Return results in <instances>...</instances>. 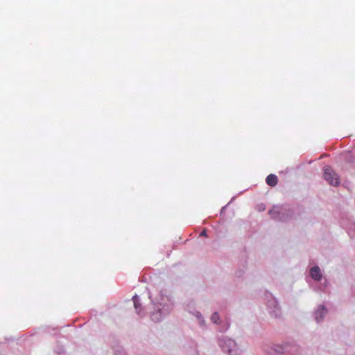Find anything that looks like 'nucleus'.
<instances>
[{"label": "nucleus", "instance_id": "nucleus-1", "mask_svg": "<svg viewBox=\"0 0 355 355\" xmlns=\"http://www.w3.org/2000/svg\"><path fill=\"white\" fill-rule=\"evenodd\" d=\"M324 178L332 186H338L340 184L338 175L329 166L324 167Z\"/></svg>", "mask_w": 355, "mask_h": 355}, {"label": "nucleus", "instance_id": "nucleus-2", "mask_svg": "<svg viewBox=\"0 0 355 355\" xmlns=\"http://www.w3.org/2000/svg\"><path fill=\"white\" fill-rule=\"evenodd\" d=\"M220 346L225 352H227L230 355H236L238 347L236 343L230 339H225L220 342Z\"/></svg>", "mask_w": 355, "mask_h": 355}, {"label": "nucleus", "instance_id": "nucleus-3", "mask_svg": "<svg viewBox=\"0 0 355 355\" xmlns=\"http://www.w3.org/2000/svg\"><path fill=\"white\" fill-rule=\"evenodd\" d=\"M310 274H311V277L313 279H315L316 281H319L321 279L322 275H321L320 269L318 266H314V267L311 268L310 270Z\"/></svg>", "mask_w": 355, "mask_h": 355}, {"label": "nucleus", "instance_id": "nucleus-4", "mask_svg": "<svg viewBox=\"0 0 355 355\" xmlns=\"http://www.w3.org/2000/svg\"><path fill=\"white\" fill-rule=\"evenodd\" d=\"M327 309L324 306H320L315 313V320L318 322L322 320L325 314L327 313Z\"/></svg>", "mask_w": 355, "mask_h": 355}, {"label": "nucleus", "instance_id": "nucleus-5", "mask_svg": "<svg viewBox=\"0 0 355 355\" xmlns=\"http://www.w3.org/2000/svg\"><path fill=\"white\" fill-rule=\"evenodd\" d=\"M266 182L269 186L275 187L277 184L278 178L275 175L270 174L267 176Z\"/></svg>", "mask_w": 355, "mask_h": 355}, {"label": "nucleus", "instance_id": "nucleus-6", "mask_svg": "<svg viewBox=\"0 0 355 355\" xmlns=\"http://www.w3.org/2000/svg\"><path fill=\"white\" fill-rule=\"evenodd\" d=\"M269 214L272 218H277L279 214V208L277 207H274L272 209L269 211Z\"/></svg>", "mask_w": 355, "mask_h": 355}, {"label": "nucleus", "instance_id": "nucleus-7", "mask_svg": "<svg viewBox=\"0 0 355 355\" xmlns=\"http://www.w3.org/2000/svg\"><path fill=\"white\" fill-rule=\"evenodd\" d=\"M132 300H133V303H134V306H135V309L139 313L140 311L139 310V307L140 306V304L139 302V297H138V296L137 295L133 296Z\"/></svg>", "mask_w": 355, "mask_h": 355}, {"label": "nucleus", "instance_id": "nucleus-8", "mask_svg": "<svg viewBox=\"0 0 355 355\" xmlns=\"http://www.w3.org/2000/svg\"><path fill=\"white\" fill-rule=\"evenodd\" d=\"M211 320L214 323H218V322L220 320L219 315L218 313L215 312L213 313L211 317Z\"/></svg>", "mask_w": 355, "mask_h": 355}, {"label": "nucleus", "instance_id": "nucleus-9", "mask_svg": "<svg viewBox=\"0 0 355 355\" xmlns=\"http://www.w3.org/2000/svg\"><path fill=\"white\" fill-rule=\"evenodd\" d=\"M207 234H206V231L205 230H203L201 233H200V236H206Z\"/></svg>", "mask_w": 355, "mask_h": 355}]
</instances>
